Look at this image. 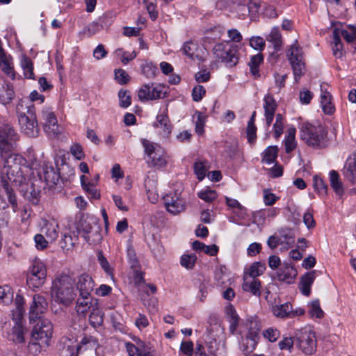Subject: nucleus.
Returning a JSON list of instances; mask_svg holds the SVG:
<instances>
[{
	"label": "nucleus",
	"mask_w": 356,
	"mask_h": 356,
	"mask_svg": "<svg viewBox=\"0 0 356 356\" xmlns=\"http://www.w3.org/2000/svg\"><path fill=\"white\" fill-rule=\"evenodd\" d=\"M21 158L18 155L13 154L2 159L4 165L1 172V182L3 188L7 195L8 202L10 204L13 212L18 210V204L15 193L10 184L17 186H23L26 178L23 175L20 163Z\"/></svg>",
	"instance_id": "1"
},
{
	"label": "nucleus",
	"mask_w": 356,
	"mask_h": 356,
	"mask_svg": "<svg viewBox=\"0 0 356 356\" xmlns=\"http://www.w3.org/2000/svg\"><path fill=\"white\" fill-rule=\"evenodd\" d=\"M16 113L21 131L29 138L38 136L40 128L34 104L20 99L16 105Z\"/></svg>",
	"instance_id": "2"
},
{
	"label": "nucleus",
	"mask_w": 356,
	"mask_h": 356,
	"mask_svg": "<svg viewBox=\"0 0 356 356\" xmlns=\"http://www.w3.org/2000/svg\"><path fill=\"white\" fill-rule=\"evenodd\" d=\"M51 293L52 299L64 306L70 305L76 296L74 281L68 275H63L56 279L53 282Z\"/></svg>",
	"instance_id": "3"
},
{
	"label": "nucleus",
	"mask_w": 356,
	"mask_h": 356,
	"mask_svg": "<svg viewBox=\"0 0 356 356\" xmlns=\"http://www.w3.org/2000/svg\"><path fill=\"white\" fill-rule=\"evenodd\" d=\"M327 132L321 125L314 126L304 123L300 129L301 139L309 146L314 148H323L326 146Z\"/></svg>",
	"instance_id": "4"
},
{
	"label": "nucleus",
	"mask_w": 356,
	"mask_h": 356,
	"mask_svg": "<svg viewBox=\"0 0 356 356\" xmlns=\"http://www.w3.org/2000/svg\"><path fill=\"white\" fill-rule=\"evenodd\" d=\"M213 52L215 57L224 63L227 67H234L238 62V47L229 41L225 43L216 44L213 48Z\"/></svg>",
	"instance_id": "5"
},
{
	"label": "nucleus",
	"mask_w": 356,
	"mask_h": 356,
	"mask_svg": "<svg viewBox=\"0 0 356 356\" xmlns=\"http://www.w3.org/2000/svg\"><path fill=\"white\" fill-rule=\"evenodd\" d=\"M19 140V134L15 128L9 124L0 126V158L13 155L16 142Z\"/></svg>",
	"instance_id": "6"
},
{
	"label": "nucleus",
	"mask_w": 356,
	"mask_h": 356,
	"mask_svg": "<svg viewBox=\"0 0 356 356\" xmlns=\"http://www.w3.org/2000/svg\"><path fill=\"white\" fill-rule=\"evenodd\" d=\"M288 60L291 65L296 82L304 74L305 63L302 47L298 44L297 40L291 46L286 54Z\"/></svg>",
	"instance_id": "7"
},
{
	"label": "nucleus",
	"mask_w": 356,
	"mask_h": 356,
	"mask_svg": "<svg viewBox=\"0 0 356 356\" xmlns=\"http://www.w3.org/2000/svg\"><path fill=\"white\" fill-rule=\"evenodd\" d=\"M296 344L306 355H312L316 350L315 333L309 329H303L296 334Z\"/></svg>",
	"instance_id": "8"
},
{
	"label": "nucleus",
	"mask_w": 356,
	"mask_h": 356,
	"mask_svg": "<svg viewBox=\"0 0 356 356\" xmlns=\"http://www.w3.org/2000/svg\"><path fill=\"white\" fill-rule=\"evenodd\" d=\"M47 277V270L44 264L35 261L31 266L27 275L26 283L29 288L35 290L43 285Z\"/></svg>",
	"instance_id": "9"
},
{
	"label": "nucleus",
	"mask_w": 356,
	"mask_h": 356,
	"mask_svg": "<svg viewBox=\"0 0 356 356\" xmlns=\"http://www.w3.org/2000/svg\"><path fill=\"white\" fill-rule=\"evenodd\" d=\"M39 321L33 327L31 337L34 340H40L43 346H49L52 336L53 325L48 319H38Z\"/></svg>",
	"instance_id": "10"
},
{
	"label": "nucleus",
	"mask_w": 356,
	"mask_h": 356,
	"mask_svg": "<svg viewBox=\"0 0 356 356\" xmlns=\"http://www.w3.org/2000/svg\"><path fill=\"white\" fill-rule=\"evenodd\" d=\"M40 122L49 137H56L60 133L58 120L51 109L44 108L41 111Z\"/></svg>",
	"instance_id": "11"
},
{
	"label": "nucleus",
	"mask_w": 356,
	"mask_h": 356,
	"mask_svg": "<svg viewBox=\"0 0 356 356\" xmlns=\"http://www.w3.org/2000/svg\"><path fill=\"white\" fill-rule=\"evenodd\" d=\"M165 93L162 86H154L153 84H144L138 90V96L141 101H149L163 98Z\"/></svg>",
	"instance_id": "12"
},
{
	"label": "nucleus",
	"mask_w": 356,
	"mask_h": 356,
	"mask_svg": "<svg viewBox=\"0 0 356 356\" xmlns=\"http://www.w3.org/2000/svg\"><path fill=\"white\" fill-rule=\"evenodd\" d=\"M47 307L48 302L44 296L40 294L34 295L32 304L30 306V323H35L38 319L41 318V314L47 310Z\"/></svg>",
	"instance_id": "13"
},
{
	"label": "nucleus",
	"mask_w": 356,
	"mask_h": 356,
	"mask_svg": "<svg viewBox=\"0 0 356 356\" xmlns=\"http://www.w3.org/2000/svg\"><path fill=\"white\" fill-rule=\"evenodd\" d=\"M135 343L127 342L125 347L129 356H153L150 348L138 337L133 339Z\"/></svg>",
	"instance_id": "14"
},
{
	"label": "nucleus",
	"mask_w": 356,
	"mask_h": 356,
	"mask_svg": "<svg viewBox=\"0 0 356 356\" xmlns=\"http://www.w3.org/2000/svg\"><path fill=\"white\" fill-rule=\"evenodd\" d=\"M94 286V281L89 275L83 273L77 277L76 289L81 297L90 296Z\"/></svg>",
	"instance_id": "15"
},
{
	"label": "nucleus",
	"mask_w": 356,
	"mask_h": 356,
	"mask_svg": "<svg viewBox=\"0 0 356 356\" xmlns=\"http://www.w3.org/2000/svg\"><path fill=\"white\" fill-rule=\"evenodd\" d=\"M40 179H35L34 181L31 182L30 185L29 183H25L22 186V192L24 197L29 201L31 202L34 204H38L40 197V189L37 186V182H39Z\"/></svg>",
	"instance_id": "16"
},
{
	"label": "nucleus",
	"mask_w": 356,
	"mask_h": 356,
	"mask_svg": "<svg viewBox=\"0 0 356 356\" xmlns=\"http://www.w3.org/2000/svg\"><path fill=\"white\" fill-rule=\"evenodd\" d=\"M181 51L192 60H197L200 62L204 60V51L195 42L192 41L185 42L181 49Z\"/></svg>",
	"instance_id": "17"
},
{
	"label": "nucleus",
	"mask_w": 356,
	"mask_h": 356,
	"mask_svg": "<svg viewBox=\"0 0 356 356\" xmlns=\"http://www.w3.org/2000/svg\"><path fill=\"white\" fill-rule=\"evenodd\" d=\"M98 305L97 299L92 298L90 296L81 297L76 301V312L85 315L87 312H90L93 309L97 308Z\"/></svg>",
	"instance_id": "18"
},
{
	"label": "nucleus",
	"mask_w": 356,
	"mask_h": 356,
	"mask_svg": "<svg viewBox=\"0 0 356 356\" xmlns=\"http://www.w3.org/2000/svg\"><path fill=\"white\" fill-rule=\"evenodd\" d=\"M163 201L166 209L172 214H177L185 209L184 201L177 196L166 195L163 197Z\"/></svg>",
	"instance_id": "19"
},
{
	"label": "nucleus",
	"mask_w": 356,
	"mask_h": 356,
	"mask_svg": "<svg viewBox=\"0 0 356 356\" xmlns=\"http://www.w3.org/2000/svg\"><path fill=\"white\" fill-rule=\"evenodd\" d=\"M277 104L273 97L268 94L264 97V111L266 124L269 127L273 120L275 112L277 108Z\"/></svg>",
	"instance_id": "20"
},
{
	"label": "nucleus",
	"mask_w": 356,
	"mask_h": 356,
	"mask_svg": "<svg viewBox=\"0 0 356 356\" xmlns=\"http://www.w3.org/2000/svg\"><path fill=\"white\" fill-rule=\"evenodd\" d=\"M297 276V271L293 267L284 264L277 272V277L279 281L286 284L293 282L295 277Z\"/></svg>",
	"instance_id": "21"
},
{
	"label": "nucleus",
	"mask_w": 356,
	"mask_h": 356,
	"mask_svg": "<svg viewBox=\"0 0 356 356\" xmlns=\"http://www.w3.org/2000/svg\"><path fill=\"white\" fill-rule=\"evenodd\" d=\"M326 84L321 85V104L323 111L327 115H332L334 113L335 108L331 102L332 96L329 92L327 91Z\"/></svg>",
	"instance_id": "22"
},
{
	"label": "nucleus",
	"mask_w": 356,
	"mask_h": 356,
	"mask_svg": "<svg viewBox=\"0 0 356 356\" xmlns=\"http://www.w3.org/2000/svg\"><path fill=\"white\" fill-rule=\"evenodd\" d=\"M343 174L349 181L356 184V154L347 159Z\"/></svg>",
	"instance_id": "23"
},
{
	"label": "nucleus",
	"mask_w": 356,
	"mask_h": 356,
	"mask_svg": "<svg viewBox=\"0 0 356 356\" xmlns=\"http://www.w3.org/2000/svg\"><path fill=\"white\" fill-rule=\"evenodd\" d=\"M15 97L13 86L10 83H0V104L7 105Z\"/></svg>",
	"instance_id": "24"
},
{
	"label": "nucleus",
	"mask_w": 356,
	"mask_h": 356,
	"mask_svg": "<svg viewBox=\"0 0 356 356\" xmlns=\"http://www.w3.org/2000/svg\"><path fill=\"white\" fill-rule=\"evenodd\" d=\"M258 340L259 338L248 334L245 337H241L240 349L244 353L245 356H248L250 353L254 350L258 343Z\"/></svg>",
	"instance_id": "25"
},
{
	"label": "nucleus",
	"mask_w": 356,
	"mask_h": 356,
	"mask_svg": "<svg viewBox=\"0 0 356 356\" xmlns=\"http://www.w3.org/2000/svg\"><path fill=\"white\" fill-rule=\"evenodd\" d=\"M58 225L56 222H49L44 220V224L41 228V232L50 242H52L58 236Z\"/></svg>",
	"instance_id": "26"
},
{
	"label": "nucleus",
	"mask_w": 356,
	"mask_h": 356,
	"mask_svg": "<svg viewBox=\"0 0 356 356\" xmlns=\"http://www.w3.org/2000/svg\"><path fill=\"white\" fill-rule=\"evenodd\" d=\"M42 168L45 184L51 188L58 183L59 175L52 166H48L44 164Z\"/></svg>",
	"instance_id": "27"
},
{
	"label": "nucleus",
	"mask_w": 356,
	"mask_h": 356,
	"mask_svg": "<svg viewBox=\"0 0 356 356\" xmlns=\"http://www.w3.org/2000/svg\"><path fill=\"white\" fill-rule=\"evenodd\" d=\"M243 289L245 291L251 293L252 295L259 296L261 294V282L254 278H250L246 275L243 277Z\"/></svg>",
	"instance_id": "28"
},
{
	"label": "nucleus",
	"mask_w": 356,
	"mask_h": 356,
	"mask_svg": "<svg viewBox=\"0 0 356 356\" xmlns=\"http://www.w3.org/2000/svg\"><path fill=\"white\" fill-rule=\"evenodd\" d=\"M63 347L60 348V356H77L80 346L69 339H65L62 342Z\"/></svg>",
	"instance_id": "29"
},
{
	"label": "nucleus",
	"mask_w": 356,
	"mask_h": 356,
	"mask_svg": "<svg viewBox=\"0 0 356 356\" xmlns=\"http://www.w3.org/2000/svg\"><path fill=\"white\" fill-rule=\"evenodd\" d=\"M316 271L312 270L307 273L301 277L300 283V289L302 293L306 296H309L311 293V286L315 280Z\"/></svg>",
	"instance_id": "30"
},
{
	"label": "nucleus",
	"mask_w": 356,
	"mask_h": 356,
	"mask_svg": "<svg viewBox=\"0 0 356 356\" xmlns=\"http://www.w3.org/2000/svg\"><path fill=\"white\" fill-rule=\"evenodd\" d=\"M266 40L273 44L275 51H278L282 49V37L277 27H273L271 29L270 33L266 37Z\"/></svg>",
	"instance_id": "31"
},
{
	"label": "nucleus",
	"mask_w": 356,
	"mask_h": 356,
	"mask_svg": "<svg viewBox=\"0 0 356 356\" xmlns=\"http://www.w3.org/2000/svg\"><path fill=\"white\" fill-rule=\"evenodd\" d=\"M266 264L262 262H254L245 272V275L250 278L256 279L257 277L262 275L266 270Z\"/></svg>",
	"instance_id": "32"
},
{
	"label": "nucleus",
	"mask_w": 356,
	"mask_h": 356,
	"mask_svg": "<svg viewBox=\"0 0 356 356\" xmlns=\"http://www.w3.org/2000/svg\"><path fill=\"white\" fill-rule=\"evenodd\" d=\"M154 126L163 129L164 136H168L171 133L172 126L169 122V119L167 115L165 114H160L157 115Z\"/></svg>",
	"instance_id": "33"
},
{
	"label": "nucleus",
	"mask_w": 356,
	"mask_h": 356,
	"mask_svg": "<svg viewBox=\"0 0 356 356\" xmlns=\"http://www.w3.org/2000/svg\"><path fill=\"white\" fill-rule=\"evenodd\" d=\"M337 31L339 38L342 36L348 43H352L356 40V27L354 26H349L348 30L335 28L333 32Z\"/></svg>",
	"instance_id": "34"
},
{
	"label": "nucleus",
	"mask_w": 356,
	"mask_h": 356,
	"mask_svg": "<svg viewBox=\"0 0 356 356\" xmlns=\"http://www.w3.org/2000/svg\"><path fill=\"white\" fill-rule=\"evenodd\" d=\"M24 334V327L21 323L16 322L10 334V339L15 343H24L25 341Z\"/></svg>",
	"instance_id": "35"
},
{
	"label": "nucleus",
	"mask_w": 356,
	"mask_h": 356,
	"mask_svg": "<svg viewBox=\"0 0 356 356\" xmlns=\"http://www.w3.org/2000/svg\"><path fill=\"white\" fill-rule=\"evenodd\" d=\"M273 313L275 316L280 318H285L291 316L292 312V306L289 302L275 305L273 307Z\"/></svg>",
	"instance_id": "36"
},
{
	"label": "nucleus",
	"mask_w": 356,
	"mask_h": 356,
	"mask_svg": "<svg viewBox=\"0 0 356 356\" xmlns=\"http://www.w3.org/2000/svg\"><path fill=\"white\" fill-rule=\"evenodd\" d=\"M149 159V161L148 162L150 163L152 166L156 168H162L166 165V160L164 157L163 149H158V152L151 155Z\"/></svg>",
	"instance_id": "37"
},
{
	"label": "nucleus",
	"mask_w": 356,
	"mask_h": 356,
	"mask_svg": "<svg viewBox=\"0 0 356 356\" xmlns=\"http://www.w3.org/2000/svg\"><path fill=\"white\" fill-rule=\"evenodd\" d=\"M330 185L334 190L336 193L341 195L343 193V188L341 182L339 180V175L335 170H331L330 172Z\"/></svg>",
	"instance_id": "38"
},
{
	"label": "nucleus",
	"mask_w": 356,
	"mask_h": 356,
	"mask_svg": "<svg viewBox=\"0 0 356 356\" xmlns=\"http://www.w3.org/2000/svg\"><path fill=\"white\" fill-rule=\"evenodd\" d=\"M21 66L24 70V74L27 79H34L33 65L31 59L23 56L21 59Z\"/></svg>",
	"instance_id": "39"
},
{
	"label": "nucleus",
	"mask_w": 356,
	"mask_h": 356,
	"mask_svg": "<svg viewBox=\"0 0 356 356\" xmlns=\"http://www.w3.org/2000/svg\"><path fill=\"white\" fill-rule=\"evenodd\" d=\"M332 51L333 55L337 58H342L345 54V51L343 48V44L341 38H339L337 31L336 32H333Z\"/></svg>",
	"instance_id": "40"
},
{
	"label": "nucleus",
	"mask_w": 356,
	"mask_h": 356,
	"mask_svg": "<svg viewBox=\"0 0 356 356\" xmlns=\"http://www.w3.org/2000/svg\"><path fill=\"white\" fill-rule=\"evenodd\" d=\"M0 67L2 72L13 80L15 79V72L12 62L6 56L0 59Z\"/></svg>",
	"instance_id": "41"
},
{
	"label": "nucleus",
	"mask_w": 356,
	"mask_h": 356,
	"mask_svg": "<svg viewBox=\"0 0 356 356\" xmlns=\"http://www.w3.org/2000/svg\"><path fill=\"white\" fill-rule=\"evenodd\" d=\"M277 152L278 149L277 146L268 147L263 153L262 162L267 164H271L274 163L277 156Z\"/></svg>",
	"instance_id": "42"
},
{
	"label": "nucleus",
	"mask_w": 356,
	"mask_h": 356,
	"mask_svg": "<svg viewBox=\"0 0 356 356\" xmlns=\"http://www.w3.org/2000/svg\"><path fill=\"white\" fill-rule=\"evenodd\" d=\"M89 321L90 324L94 327H98L102 325L104 319H103V314L99 309V305L97 308L93 309L90 312V314L89 316Z\"/></svg>",
	"instance_id": "43"
},
{
	"label": "nucleus",
	"mask_w": 356,
	"mask_h": 356,
	"mask_svg": "<svg viewBox=\"0 0 356 356\" xmlns=\"http://www.w3.org/2000/svg\"><path fill=\"white\" fill-rule=\"evenodd\" d=\"M13 299V293L10 288L7 286H0V304L8 305L12 302Z\"/></svg>",
	"instance_id": "44"
},
{
	"label": "nucleus",
	"mask_w": 356,
	"mask_h": 356,
	"mask_svg": "<svg viewBox=\"0 0 356 356\" xmlns=\"http://www.w3.org/2000/svg\"><path fill=\"white\" fill-rule=\"evenodd\" d=\"M263 59V55L261 54H258L252 56L250 61L248 63L251 73L255 76H259V66L260 63H262Z\"/></svg>",
	"instance_id": "45"
},
{
	"label": "nucleus",
	"mask_w": 356,
	"mask_h": 356,
	"mask_svg": "<svg viewBox=\"0 0 356 356\" xmlns=\"http://www.w3.org/2000/svg\"><path fill=\"white\" fill-rule=\"evenodd\" d=\"M229 315V332L234 334L236 331V329L238 326L239 323V317L236 312V310L231 307L228 311Z\"/></svg>",
	"instance_id": "46"
},
{
	"label": "nucleus",
	"mask_w": 356,
	"mask_h": 356,
	"mask_svg": "<svg viewBox=\"0 0 356 356\" xmlns=\"http://www.w3.org/2000/svg\"><path fill=\"white\" fill-rule=\"evenodd\" d=\"M8 207V204L0 196V227H7L8 225V214L6 209Z\"/></svg>",
	"instance_id": "47"
},
{
	"label": "nucleus",
	"mask_w": 356,
	"mask_h": 356,
	"mask_svg": "<svg viewBox=\"0 0 356 356\" xmlns=\"http://www.w3.org/2000/svg\"><path fill=\"white\" fill-rule=\"evenodd\" d=\"M145 152L149 157L151 155L158 152V149H162L158 144L154 143L149 140L143 139L142 140Z\"/></svg>",
	"instance_id": "48"
},
{
	"label": "nucleus",
	"mask_w": 356,
	"mask_h": 356,
	"mask_svg": "<svg viewBox=\"0 0 356 356\" xmlns=\"http://www.w3.org/2000/svg\"><path fill=\"white\" fill-rule=\"evenodd\" d=\"M248 334L259 338V332L261 329L260 325L258 320L255 318H251L248 320Z\"/></svg>",
	"instance_id": "49"
},
{
	"label": "nucleus",
	"mask_w": 356,
	"mask_h": 356,
	"mask_svg": "<svg viewBox=\"0 0 356 356\" xmlns=\"http://www.w3.org/2000/svg\"><path fill=\"white\" fill-rule=\"evenodd\" d=\"M309 314L312 317L321 318L323 316V312L320 307L318 300H315L310 303Z\"/></svg>",
	"instance_id": "50"
},
{
	"label": "nucleus",
	"mask_w": 356,
	"mask_h": 356,
	"mask_svg": "<svg viewBox=\"0 0 356 356\" xmlns=\"http://www.w3.org/2000/svg\"><path fill=\"white\" fill-rule=\"evenodd\" d=\"M314 187L315 190L320 195H326L327 191V186L325 184L324 181L317 175L313 177Z\"/></svg>",
	"instance_id": "51"
},
{
	"label": "nucleus",
	"mask_w": 356,
	"mask_h": 356,
	"mask_svg": "<svg viewBox=\"0 0 356 356\" xmlns=\"http://www.w3.org/2000/svg\"><path fill=\"white\" fill-rule=\"evenodd\" d=\"M263 336L270 342L276 341L280 337V332L275 327H268L263 332Z\"/></svg>",
	"instance_id": "52"
},
{
	"label": "nucleus",
	"mask_w": 356,
	"mask_h": 356,
	"mask_svg": "<svg viewBox=\"0 0 356 356\" xmlns=\"http://www.w3.org/2000/svg\"><path fill=\"white\" fill-rule=\"evenodd\" d=\"M197 261L195 254H184L181 257V265L187 269H192Z\"/></svg>",
	"instance_id": "53"
},
{
	"label": "nucleus",
	"mask_w": 356,
	"mask_h": 356,
	"mask_svg": "<svg viewBox=\"0 0 356 356\" xmlns=\"http://www.w3.org/2000/svg\"><path fill=\"white\" fill-rule=\"evenodd\" d=\"M118 97L120 99L119 105L120 107L127 108L131 105V97L129 91L120 90L118 92Z\"/></svg>",
	"instance_id": "54"
},
{
	"label": "nucleus",
	"mask_w": 356,
	"mask_h": 356,
	"mask_svg": "<svg viewBox=\"0 0 356 356\" xmlns=\"http://www.w3.org/2000/svg\"><path fill=\"white\" fill-rule=\"evenodd\" d=\"M97 260L101 266V267L103 268L104 272L108 275H113V269L110 266V264L106 259V258L104 256L102 252H98L97 253Z\"/></svg>",
	"instance_id": "55"
},
{
	"label": "nucleus",
	"mask_w": 356,
	"mask_h": 356,
	"mask_svg": "<svg viewBox=\"0 0 356 356\" xmlns=\"http://www.w3.org/2000/svg\"><path fill=\"white\" fill-rule=\"evenodd\" d=\"M281 237L284 239L282 243H286L288 247L292 246L295 243V236L291 229H282Z\"/></svg>",
	"instance_id": "56"
},
{
	"label": "nucleus",
	"mask_w": 356,
	"mask_h": 356,
	"mask_svg": "<svg viewBox=\"0 0 356 356\" xmlns=\"http://www.w3.org/2000/svg\"><path fill=\"white\" fill-rule=\"evenodd\" d=\"M48 346H49L42 345L40 340H34V339L32 337L28 346L29 350L34 354L40 353L42 350L45 349Z\"/></svg>",
	"instance_id": "57"
},
{
	"label": "nucleus",
	"mask_w": 356,
	"mask_h": 356,
	"mask_svg": "<svg viewBox=\"0 0 356 356\" xmlns=\"http://www.w3.org/2000/svg\"><path fill=\"white\" fill-rule=\"evenodd\" d=\"M194 172L197 179L202 181L206 175L207 168L204 163L202 161H197L194 163Z\"/></svg>",
	"instance_id": "58"
},
{
	"label": "nucleus",
	"mask_w": 356,
	"mask_h": 356,
	"mask_svg": "<svg viewBox=\"0 0 356 356\" xmlns=\"http://www.w3.org/2000/svg\"><path fill=\"white\" fill-rule=\"evenodd\" d=\"M197 195L200 198L204 200L207 202H211L214 200L217 194L216 192L213 190H203L197 193Z\"/></svg>",
	"instance_id": "59"
},
{
	"label": "nucleus",
	"mask_w": 356,
	"mask_h": 356,
	"mask_svg": "<svg viewBox=\"0 0 356 356\" xmlns=\"http://www.w3.org/2000/svg\"><path fill=\"white\" fill-rule=\"evenodd\" d=\"M197 117V120H195V131L197 134L201 135L204 132V117L202 115V113L199 111H196L194 117Z\"/></svg>",
	"instance_id": "60"
},
{
	"label": "nucleus",
	"mask_w": 356,
	"mask_h": 356,
	"mask_svg": "<svg viewBox=\"0 0 356 356\" xmlns=\"http://www.w3.org/2000/svg\"><path fill=\"white\" fill-rule=\"evenodd\" d=\"M115 78L117 82L120 85L127 84L129 81V76L122 69L115 70Z\"/></svg>",
	"instance_id": "61"
},
{
	"label": "nucleus",
	"mask_w": 356,
	"mask_h": 356,
	"mask_svg": "<svg viewBox=\"0 0 356 356\" xmlns=\"http://www.w3.org/2000/svg\"><path fill=\"white\" fill-rule=\"evenodd\" d=\"M63 242L64 245L62 247L67 250H69L75 246V245L78 243V237L76 236H72L69 234H64Z\"/></svg>",
	"instance_id": "62"
},
{
	"label": "nucleus",
	"mask_w": 356,
	"mask_h": 356,
	"mask_svg": "<svg viewBox=\"0 0 356 356\" xmlns=\"http://www.w3.org/2000/svg\"><path fill=\"white\" fill-rule=\"evenodd\" d=\"M206 93V90L202 86L197 85L195 86L192 91L193 99L195 102H200Z\"/></svg>",
	"instance_id": "63"
},
{
	"label": "nucleus",
	"mask_w": 356,
	"mask_h": 356,
	"mask_svg": "<svg viewBox=\"0 0 356 356\" xmlns=\"http://www.w3.org/2000/svg\"><path fill=\"white\" fill-rule=\"evenodd\" d=\"M103 26L96 22L89 24L84 29L88 36L90 37L102 29Z\"/></svg>",
	"instance_id": "64"
}]
</instances>
